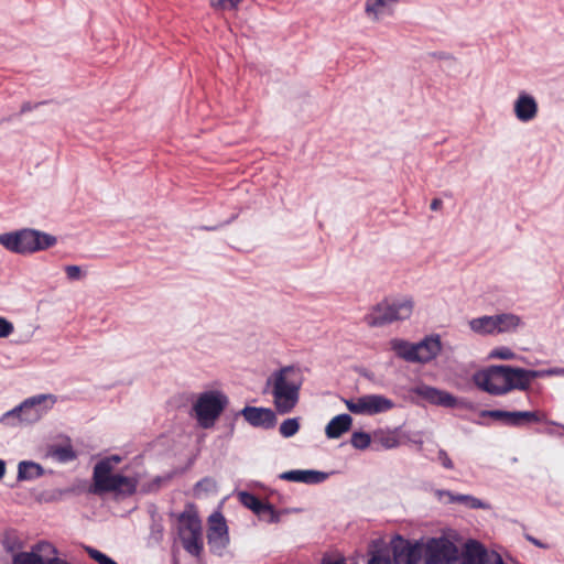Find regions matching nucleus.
<instances>
[{
  "mask_svg": "<svg viewBox=\"0 0 564 564\" xmlns=\"http://www.w3.org/2000/svg\"><path fill=\"white\" fill-rule=\"evenodd\" d=\"M539 375L531 369L498 365L475 373L474 381L479 389L491 395H506L513 390H529Z\"/></svg>",
  "mask_w": 564,
  "mask_h": 564,
  "instance_id": "nucleus-1",
  "label": "nucleus"
},
{
  "mask_svg": "<svg viewBox=\"0 0 564 564\" xmlns=\"http://www.w3.org/2000/svg\"><path fill=\"white\" fill-rule=\"evenodd\" d=\"M303 383L304 375L297 366H285L271 373L265 387L272 395L276 413L288 414L294 410L300 401Z\"/></svg>",
  "mask_w": 564,
  "mask_h": 564,
  "instance_id": "nucleus-2",
  "label": "nucleus"
},
{
  "mask_svg": "<svg viewBox=\"0 0 564 564\" xmlns=\"http://www.w3.org/2000/svg\"><path fill=\"white\" fill-rule=\"evenodd\" d=\"M122 458L119 455H111L99 460L93 473V485L89 492L94 495L113 494L118 498L130 497L135 494L139 480L135 477L113 474V467Z\"/></svg>",
  "mask_w": 564,
  "mask_h": 564,
  "instance_id": "nucleus-3",
  "label": "nucleus"
},
{
  "mask_svg": "<svg viewBox=\"0 0 564 564\" xmlns=\"http://www.w3.org/2000/svg\"><path fill=\"white\" fill-rule=\"evenodd\" d=\"M56 243L57 238L55 236L31 228L0 235V245L19 254L35 253L52 248Z\"/></svg>",
  "mask_w": 564,
  "mask_h": 564,
  "instance_id": "nucleus-4",
  "label": "nucleus"
},
{
  "mask_svg": "<svg viewBox=\"0 0 564 564\" xmlns=\"http://www.w3.org/2000/svg\"><path fill=\"white\" fill-rule=\"evenodd\" d=\"M56 402L54 394H37L6 412L0 422L7 426L29 425L37 422Z\"/></svg>",
  "mask_w": 564,
  "mask_h": 564,
  "instance_id": "nucleus-5",
  "label": "nucleus"
},
{
  "mask_svg": "<svg viewBox=\"0 0 564 564\" xmlns=\"http://www.w3.org/2000/svg\"><path fill=\"white\" fill-rule=\"evenodd\" d=\"M228 403V397L220 390L200 392L193 404L197 424L203 429L213 427Z\"/></svg>",
  "mask_w": 564,
  "mask_h": 564,
  "instance_id": "nucleus-6",
  "label": "nucleus"
},
{
  "mask_svg": "<svg viewBox=\"0 0 564 564\" xmlns=\"http://www.w3.org/2000/svg\"><path fill=\"white\" fill-rule=\"evenodd\" d=\"M177 535L184 550L199 556L204 549L203 525L195 510H184L177 516Z\"/></svg>",
  "mask_w": 564,
  "mask_h": 564,
  "instance_id": "nucleus-7",
  "label": "nucleus"
},
{
  "mask_svg": "<svg viewBox=\"0 0 564 564\" xmlns=\"http://www.w3.org/2000/svg\"><path fill=\"white\" fill-rule=\"evenodd\" d=\"M414 303L412 299H402L397 301H382L372 307L370 313L365 316V322L370 327H380L398 321L408 319L413 312Z\"/></svg>",
  "mask_w": 564,
  "mask_h": 564,
  "instance_id": "nucleus-8",
  "label": "nucleus"
},
{
  "mask_svg": "<svg viewBox=\"0 0 564 564\" xmlns=\"http://www.w3.org/2000/svg\"><path fill=\"white\" fill-rule=\"evenodd\" d=\"M347 409L358 415H376L392 410L394 402L382 394H365L345 401Z\"/></svg>",
  "mask_w": 564,
  "mask_h": 564,
  "instance_id": "nucleus-9",
  "label": "nucleus"
},
{
  "mask_svg": "<svg viewBox=\"0 0 564 564\" xmlns=\"http://www.w3.org/2000/svg\"><path fill=\"white\" fill-rule=\"evenodd\" d=\"M458 549L447 538H432L424 545L425 564H454Z\"/></svg>",
  "mask_w": 564,
  "mask_h": 564,
  "instance_id": "nucleus-10",
  "label": "nucleus"
},
{
  "mask_svg": "<svg viewBox=\"0 0 564 564\" xmlns=\"http://www.w3.org/2000/svg\"><path fill=\"white\" fill-rule=\"evenodd\" d=\"M462 564H505L500 554L488 551L477 541L465 544L460 556Z\"/></svg>",
  "mask_w": 564,
  "mask_h": 564,
  "instance_id": "nucleus-11",
  "label": "nucleus"
},
{
  "mask_svg": "<svg viewBox=\"0 0 564 564\" xmlns=\"http://www.w3.org/2000/svg\"><path fill=\"white\" fill-rule=\"evenodd\" d=\"M207 539L210 547L224 549L229 542L228 527L224 516L216 512L209 517Z\"/></svg>",
  "mask_w": 564,
  "mask_h": 564,
  "instance_id": "nucleus-12",
  "label": "nucleus"
},
{
  "mask_svg": "<svg viewBox=\"0 0 564 564\" xmlns=\"http://www.w3.org/2000/svg\"><path fill=\"white\" fill-rule=\"evenodd\" d=\"M424 556V546L419 542L410 543L401 540L393 547L395 564H421Z\"/></svg>",
  "mask_w": 564,
  "mask_h": 564,
  "instance_id": "nucleus-13",
  "label": "nucleus"
},
{
  "mask_svg": "<svg viewBox=\"0 0 564 564\" xmlns=\"http://www.w3.org/2000/svg\"><path fill=\"white\" fill-rule=\"evenodd\" d=\"M245 420L254 427L265 430L273 429L276 424V415L272 409L245 406L241 410Z\"/></svg>",
  "mask_w": 564,
  "mask_h": 564,
  "instance_id": "nucleus-14",
  "label": "nucleus"
},
{
  "mask_svg": "<svg viewBox=\"0 0 564 564\" xmlns=\"http://www.w3.org/2000/svg\"><path fill=\"white\" fill-rule=\"evenodd\" d=\"M513 112L520 122H530L534 120L539 112L536 99L527 91H520L513 102Z\"/></svg>",
  "mask_w": 564,
  "mask_h": 564,
  "instance_id": "nucleus-15",
  "label": "nucleus"
},
{
  "mask_svg": "<svg viewBox=\"0 0 564 564\" xmlns=\"http://www.w3.org/2000/svg\"><path fill=\"white\" fill-rule=\"evenodd\" d=\"M414 362L427 364L435 359L442 350L440 335H430L414 344Z\"/></svg>",
  "mask_w": 564,
  "mask_h": 564,
  "instance_id": "nucleus-16",
  "label": "nucleus"
},
{
  "mask_svg": "<svg viewBox=\"0 0 564 564\" xmlns=\"http://www.w3.org/2000/svg\"><path fill=\"white\" fill-rule=\"evenodd\" d=\"M414 393L422 399L429 401L435 405H442L445 408H454L456 405V399L453 394L438 390L430 386H420L414 389Z\"/></svg>",
  "mask_w": 564,
  "mask_h": 564,
  "instance_id": "nucleus-17",
  "label": "nucleus"
},
{
  "mask_svg": "<svg viewBox=\"0 0 564 564\" xmlns=\"http://www.w3.org/2000/svg\"><path fill=\"white\" fill-rule=\"evenodd\" d=\"M39 553L56 555L57 550L48 542H40L32 552H22L15 555L13 564H47Z\"/></svg>",
  "mask_w": 564,
  "mask_h": 564,
  "instance_id": "nucleus-18",
  "label": "nucleus"
},
{
  "mask_svg": "<svg viewBox=\"0 0 564 564\" xmlns=\"http://www.w3.org/2000/svg\"><path fill=\"white\" fill-rule=\"evenodd\" d=\"M280 478L294 482L319 484L327 478V474L316 470L294 469L284 471L280 475Z\"/></svg>",
  "mask_w": 564,
  "mask_h": 564,
  "instance_id": "nucleus-19",
  "label": "nucleus"
},
{
  "mask_svg": "<svg viewBox=\"0 0 564 564\" xmlns=\"http://www.w3.org/2000/svg\"><path fill=\"white\" fill-rule=\"evenodd\" d=\"M352 425V419L349 414L343 413L334 416L325 427V434L328 438H339L348 432Z\"/></svg>",
  "mask_w": 564,
  "mask_h": 564,
  "instance_id": "nucleus-20",
  "label": "nucleus"
},
{
  "mask_svg": "<svg viewBox=\"0 0 564 564\" xmlns=\"http://www.w3.org/2000/svg\"><path fill=\"white\" fill-rule=\"evenodd\" d=\"M399 0H366L365 12L373 21H378L383 14L390 13Z\"/></svg>",
  "mask_w": 564,
  "mask_h": 564,
  "instance_id": "nucleus-21",
  "label": "nucleus"
},
{
  "mask_svg": "<svg viewBox=\"0 0 564 564\" xmlns=\"http://www.w3.org/2000/svg\"><path fill=\"white\" fill-rule=\"evenodd\" d=\"M494 319L496 334L513 332L522 324L521 317L512 313L494 315Z\"/></svg>",
  "mask_w": 564,
  "mask_h": 564,
  "instance_id": "nucleus-22",
  "label": "nucleus"
},
{
  "mask_svg": "<svg viewBox=\"0 0 564 564\" xmlns=\"http://www.w3.org/2000/svg\"><path fill=\"white\" fill-rule=\"evenodd\" d=\"M545 421V414L540 411H512V427H522Z\"/></svg>",
  "mask_w": 564,
  "mask_h": 564,
  "instance_id": "nucleus-23",
  "label": "nucleus"
},
{
  "mask_svg": "<svg viewBox=\"0 0 564 564\" xmlns=\"http://www.w3.org/2000/svg\"><path fill=\"white\" fill-rule=\"evenodd\" d=\"M471 332L481 336L496 335L494 315H484L468 322Z\"/></svg>",
  "mask_w": 564,
  "mask_h": 564,
  "instance_id": "nucleus-24",
  "label": "nucleus"
},
{
  "mask_svg": "<svg viewBox=\"0 0 564 564\" xmlns=\"http://www.w3.org/2000/svg\"><path fill=\"white\" fill-rule=\"evenodd\" d=\"M373 443L384 449L395 448L400 445V435L397 430H377Z\"/></svg>",
  "mask_w": 564,
  "mask_h": 564,
  "instance_id": "nucleus-25",
  "label": "nucleus"
},
{
  "mask_svg": "<svg viewBox=\"0 0 564 564\" xmlns=\"http://www.w3.org/2000/svg\"><path fill=\"white\" fill-rule=\"evenodd\" d=\"M391 349L397 354L398 357L409 362H414V344L404 339L394 338L390 341Z\"/></svg>",
  "mask_w": 564,
  "mask_h": 564,
  "instance_id": "nucleus-26",
  "label": "nucleus"
},
{
  "mask_svg": "<svg viewBox=\"0 0 564 564\" xmlns=\"http://www.w3.org/2000/svg\"><path fill=\"white\" fill-rule=\"evenodd\" d=\"M42 467L33 462L23 460L18 466V480H31L42 476Z\"/></svg>",
  "mask_w": 564,
  "mask_h": 564,
  "instance_id": "nucleus-27",
  "label": "nucleus"
},
{
  "mask_svg": "<svg viewBox=\"0 0 564 564\" xmlns=\"http://www.w3.org/2000/svg\"><path fill=\"white\" fill-rule=\"evenodd\" d=\"M239 500L245 507L258 514H261L263 511L271 509L269 505H264L257 496L247 491L239 494Z\"/></svg>",
  "mask_w": 564,
  "mask_h": 564,
  "instance_id": "nucleus-28",
  "label": "nucleus"
},
{
  "mask_svg": "<svg viewBox=\"0 0 564 564\" xmlns=\"http://www.w3.org/2000/svg\"><path fill=\"white\" fill-rule=\"evenodd\" d=\"M481 417H489L495 421L501 422L506 426L512 427V411L505 410H484L480 413Z\"/></svg>",
  "mask_w": 564,
  "mask_h": 564,
  "instance_id": "nucleus-29",
  "label": "nucleus"
},
{
  "mask_svg": "<svg viewBox=\"0 0 564 564\" xmlns=\"http://www.w3.org/2000/svg\"><path fill=\"white\" fill-rule=\"evenodd\" d=\"M300 430V419L299 417H290L284 420L280 427L279 432L280 434L285 437H292L294 436Z\"/></svg>",
  "mask_w": 564,
  "mask_h": 564,
  "instance_id": "nucleus-30",
  "label": "nucleus"
},
{
  "mask_svg": "<svg viewBox=\"0 0 564 564\" xmlns=\"http://www.w3.org/2000/svg\"><path fill=\"white\" fill-rule=\"evenodd\" d=\"M457 503L464 505L469 509H487L489 506L480 499L470 495H459L455 498Z\"/></svg>",
  "mask_w": 564,
  "mask_h": 564,
  "instance_id": "nucleus-31",
  "label": "nucleus"
},
{
  "mask_svg": "<svg viewBox=\"0 0 564 564\" xmlns=\"http://www.w3.org/2000/svg\"><path fill=\"white\" fill-rule=\"evenodd\" d=\"M488 357L490 359L513 360L517 358V354L507 346H499L491 349Z\"/></svg>",
  "mask_w": 564,
  "mask_h": 564,
  "instance_id": "nucleus-32",
  "label": "nucleus"
},
{
  "mask_svg": "<svg viewBox=\"0 0 564 564\" xmlns=\"http://www.w3.org/2000/svg\"><path fill=\"white\" fill-rule=\"evenodd\" d=\"M52 456L58 462H70L76 457L75 452L70 446H57L52 449Z\"/></svg>",
  "mask_w": 564,
  "mask_h": 564,
  "instance_id": "nucleus-33",
  "label": "nucleus"
},
{
  "mask_svg": "<svg viewBox=\"0 0 564 564\" xmlns=\"http://www.w3.org/2000/svg\"><path fill=\"white\" fill-rule=\"evenodd\" d=\"M371 443V436L366 432H354L350 444L357 449H366Z\"/></svg>",
  "mask_w": 564,
  "mask_h": 564,
  "instance_id": "nucleus-34",
  "label": "nucleus"
},
{
  "mask_svg": "<svg viewBox=\"0 0 564 564\" xmlns=\"http://www.w3.org/2000/svg\"><path fill=\"white\" fill-rule=\"evenodd\" d=\"M84 549L89 557L96 561L98 564H118L115 560L95 547L85 546Z\"/></svg>",
  "mask_w": 564,
  "mask_h": 564,
  "instance_id": "nucleus-35",
  "label": "nucleus"
},
{
  "mask_svg": "<svg viewBox=\"0 0 564 564\" xmlns=\"http://www.w3.org/2000/svg\"><path fill=\"white\" fill-rule=\"evenodd\" d=\"M210 6L218 10H234L242 0H209Z\"/></svg>",
  "mask_w": 564,
  "mask_h": 564,
  "instance_id": "nucleus-36",
  "label": "nucleus"
},
{
  "mask_svg": "<svg viewBox=\"0 0 564 564\" xmlns=\"http://www.w3.org/2000/svg\"><path fill=\"white\" fill-rule=\"evenodd\" d=\"M64 271L69 281H78L85 276L82 268L76 264H68L64 267Z\"/></svg>",
  "mask_w": 564,
  "mask_h": 564,
  "instance_id": "nucleus-37",
  "label": "nucleus"
},
{
  "mask_svg": "<svg viewBox=\"0 0 564 564\" xmlns=\"http://www.w3.org/2000/svg\"><path fill=\"white\" fill-rule=\"evenodd\" d=\"M14 330L13 324L4 317H0V338L9 337Z\"/></svg>",
  "mask_w": 564,
  "mask_h": 564,
  "instance_id": "nucleus-38",
  "label": "nucleus"
},
{
  "mask_svg": "<svg viewBox=\"0 0 564 564\" xmlns=\"http://www.w3.org/2000/svg\"><path fill=\"white\" fill-rule=\"evenodd\" d=\"M437 459L438 462L442 464V466L446 469H453L454 468V464L451 459V457L448 456L447 452L444 451V449H440L437 452Z\"/></svg>",
  "mask_w": 564,
  "mask_h": 564,
  "instance_id": "nucleus-39",
  "label": "nucleus"
},
{
  "mask_svg": "<svg viewBox=\"0 0 564 564\" xmlns=\"http://www.w3.org/2000/svg\"><path fill=\"white\" fill-rule=\"evenodd\" d=\"M368 564H391V561H390L389 556L377 553V554L372 555V557L369 560Z\"/></svg>",
  "mask_w": 564,
  "mask_h": 564,
  "instance_id": "nucleus-40",
  "label": "nucleus"
},
{
  "mask_svg": "<svg viewBox=\"0 0 564 564\" xmlns=\"http://www.w3.org/2000/svg\"><path fill=\"white\" fill-rule=\"evenodd\" d=\"M535 372H540L539 377L544 376H564V368H552L547 370H535Z\"/></svg>",
  "mask_w": 564,
  "mask_h": 564,
  "instance_id": "nucleus-41",
  "label": "nucleus"
},
{
  "mask_svg": "<svg viewBox=\"0 0 564 564\" xmlns=\"http://www.w3.org/2000/svg\"><path fill=\"white\" fill-rule=\"evenodd\" d=\"M437 495H438L440 498L447 497L448 502H451V503H457V501L455 499L457 497V495L452 492V491H449V490H438Z\"/></svg>",
  "mask_w": 564,
  "mask_h": 564,
  "instance_id": "nucleus-42",
  "label": "nucleus"
},
{
  "mask_svg": "<svg viewBox=\"0 0 564 564\" xmlns=\"http://www.w3.org/2000/svg\"><path fill=\"white\" fill-rule=\"evenodd\" d=\"M525 539L528 541H530L532 544H534L535 546H538V547H542V549H546L547 547L546 544L542 543L540 540L533 538L532 535L527 534Z\"/></svg>",
  "mask_w": 564,
  "mask_h": 564,
  "instance_id": "nucleus-43",
  "label": "nucleus"
},
{
  "mask_svg": "<svg viewBox=\"0 0 564 564\" xmlns=\"http://www.w3.org/2000/svg\"><path fill=\"white\" fill-rule=\"evenodd\" d=\"M443 206V202L440 198H434L431 203V209L432 210H438Z\"/></svg>",
  "mask_w": 564,
  "mask_h": 564,
  "instance_id": "nucleus-44",
  "label": "nucleus"
},
{
  "mask_svg": "<svg viewBox=\"0 0 564 564\" xmlns=\"http://www.w3.org/2000/svg\"><path fill=\"white\" fill-rule=\"evenodd\" d=\"M209 484H212V480H210V479H208V478L202 479V480H199V481L196 484L195 489H196V490H199L200 488H203V487H205V486H207V485H209Z\"/></svg>",
  "mask_w": 564,
  "mask_h": 564,
  "instance_id": "nucleus-45",
  "label": "nucleus"
},
{
  "mask_svg": "<svg viewBox=\"0 0 564 564\" xmlns=\"http://www.w3.org/2000/svg\"><path fill=\"white\" fill-rule=\"evenodd\" d=\"M37 105H35L36 107ZM34 108V106H32L30 102H24L22 106H21V113H24V112H28V111H31L32 109Z\"/></svg>",
  "mask_w": 564,
  "mask_h": 564,
  "instance_id": "nucleus-46",
  "label": "nucleus"
},
{
  "mask_svg": "<svg viewBox=\"0 0 564 564\" xmlns=\"http://www.w3.org/2000/svg\"><path fill=\"white\" fill-rule=\"evenodd\" d=\"M6 474V462L0 459V480L3 478Z\"/></svg>",
  "mask_w": 564,
  "mask_h": 564,
  "instance_id": "nucleus-47",
  "label": "nucleus"
},
{
  "mask_svg": "<svg viewBox=\"0 0 564 564\" xmlns=\"http://www.w3.org/2000/svg\"><path fill=\"white\" fill-rule=\"evenodd\" d=\"M330 564H345V563H343L341 561H336V562H333Z\"/></svg>",
  "mask_w": 564,
  "mask_h": 564,
  "instance_id": "nucleus-48",
  "label": "nucleus"
}]
</instances>
